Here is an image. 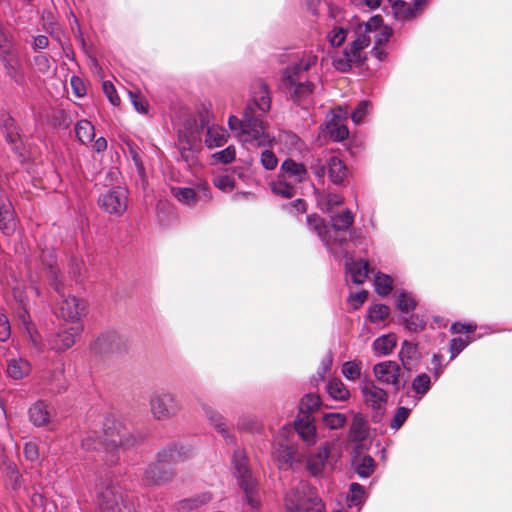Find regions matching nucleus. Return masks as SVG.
Listing matches in <instances>:
<instances>
[{
    "label": "nucleus",
    "mask_w": 512,
    "mask_h": 512,
    "mask_svg": "<svg viewBox=\"0 0 512 512\" xmlns=\"http://www.w3.org/2000/svg\"><path fill=\"white\" fill-rule=\"evenodd\" d=\"M346 273L351 281L355 284H362L365 282L369 273L368 262L364 260H355L352 256L346 259Z\"/></svg>",
    "instance_id": "obj_25"
},
{
    "label": "nucleus",
    "mask_w": 512,
    "mask_h": 512,
    "mask_svg": "<svg viewBox=\"0 0 512 512\" xmlns=\"http://www.w3.org/2000/svg\"><path fill=\"white\" fill-rule=\"evenodd\" d=\"M201 408L205 414V416L208 418V420L211 422V424L221 433V435L225 438L227 442H232L233 439L229 435L226 427L224 418L221 414H219L213 407H211L208 404H201Z\"/></svg>",
    "instance_id": "obj_33"
},
{
    "label": "nucleus",
    "mask_w": 512,
    "mask_h": 512,
    "mask_svg": "<svg viewBox=\"0 0 512 512\" xmlns=\"http://www.w3.org/2000/svg\"><path fill=\"white\" fill-rule=\"evenodd\" d=\"M395 301L397 309L405 314L412 312L416 307V300L406 291L399 292Z\"/></svg>",
    "instance_id": "obj_43"
},
{
    "label": "nucleus",
    "mask_w": 512,
    "mask_h": 512,
    "mask_svg": "<svg viewBox=\"0 0 512 512\" xmlns=\"http://www.w3.org/2000/svg\"><path fill=\"white\" fill-rule=\"evenodd\" d=\"M389 315V307L384 304H375L370 307L368 318L373 323L385 320Z\"/></svg>",
    "instance_id": "obj_49"
},
{
    "label": "nucleus",
    "mask_w": 512,
    "mask_h": 512,
    "mask_svg": "<svg viewBox=\"0 0 512 512\" xmlns=\"http://www.w3.org/2000/svg\"><path fill=\"white\" fill-rule=\"evenodd\" d=\"M76 136L83 144L91 142L95 136L94 126L88 120H80L75 126Z\"/></svg>",
    "instance_id": "obj_40"
},
{
    "label": "nucleus",
    "mask_w": 512,
    "mask_h": 512,
    "mask_svg": "<svg viewBox=\"0 0 512 512\" xmlns=\"http://www.w3.org/2000/svg\"><path fill=\"white\" fill-rule=\"evenodd\" d=\"M329 396L337 401H345L349 398L350 392L339 378L330 379L326 385Z\"/></svg>",
    "instance_id": "obj_38"
},
{
    "label": "nucleus",
    "mask_w": 512,
    "mask_h": 512,
    "mask_svg": "<svg viewBox=\"0 0 512 512\" xmlns=\"http://www.w3.org/2000/svg\"><path fill=\"white\" fill-rule=\"evenodd\" d=\"M137 439L134 435L126 430L114 431L107 430L103 441L98 440L96 432H89L81 441L82 448L85 451L97 450L100 446H104L106 450H114L118 447L128 449L134 446Z\"/></svg>",
    "instance_id": "obj_9"
},
{
    "label": "nucleus",
    "mask_w": 512,
    "mask_h": 512,
    "mask_svg": "<svg viewBox=\"0 0 512 512\" xmlns=\"http://www.w3.org/2000/svg\"><path fill=\"white\" fill-rule=\"evenodd\" d=\"M40 261L50 286L59 296L55 307L56 315L74 324L79 323L81 317L85 315L86 303L83 299L66 294L62 276L56 266L54 251H42Z\"/></svg>",
    "instance_id": "obj_3"
},
{
    "label": "nucleus",
    "mask_w": 512,
    "mask_h": 512,
    "mask_svg": "<svg viewBox=\"0 0 512 512\" xmlns=\"http://www.w3.org/2000/svg\"><path fill=\"white\" fill-rule=\"evenodd\" d=\"M373 374L379 383L391 386L395 392L403 387L400 378L401 367L395 361L387 360L375 364Z\"/></svg>",
    "instance_id": "obj_17"
},
{
    "label": "nucleus",
    "mask_w": 512,
    "mask_h": 512,
    "mask_svg": "<svg viewBox=\"0 0 512 512\" xmlns=\"http://www.w3.org/2000/svg\"><path fill=\"white\" fill-rule=\"evenodd\" d=\"M310 168L319 179L324 178L327 170L330 180L336 185L342 184L348 175L346 165L337 156H330L326 164L317 160L311 163Z\"/></svg>",
    "instance_id": "obj_16"
},
{
    "label": "nucleus",
    "mask_w": 512,
    "mask_h": 512,
    "mask_svg": "<svg viewBox=\"0 0 512 512\" xmlns=\"http://www.w3.org/2000/svg\"><path fill=\"white\" fill-rule=\"evenodd\" d=\"M406 327L410 331H418L425 327V321L418 316H411L405 320Z\"/></svg>",
    "instance_id": "obj_63"
},
{
    "label": "nucleus",
    "mask_w": 512,
    "mask_h": 512,
    "mask_svg": "<svg viewBox=\"0 0 512 512\" xmlns=\"http://www.w3.org/2000/svg\"><path fill=\"white\" fill-rule=\"evenodd\" d=\"M211 157L214 162H218L221 164H229L235 160V147L230 145L221 151L213 153Z\"/></svg>",
    "instance_id": "obj_48"
},
{
    "label": "nucleus",
    "mask_w": 512,
    "mask_h": 512,
    "mask_svg": "<svg viewBox=\"0 0 512 512\" xmlns=\"http://www.w3.org/2000/svg\"><path fill=\"white\" fill-rule=\"evenodd\" d=\"M317 62V53L313 50H305L298 61L288 66L282 75V85L290 99L303 109H308L313 104L317 88L312 80L306 78L305 73L316 66Z\"/></svg>",
    "instance_id": "obj_2"
},
{
    "label": "nucleus",
    "mask_w": 512,
    "mask_h": 512,
    "mask_svg": "<svg viewBox=\"0 0 512 512\" xmlns=\"http://www.w3.org/2000/svg\"><path fill=\"white\" fill-rule=\"evenodd\" d=\"M98 499L102 512H124L123 508L131 512L122 495L121 488L112 481L99 490Z\"/></svg>",
    "instance_id": "obj_15"
},
{
    "label": "nucleus",
    "mask_w": 512,
    "mask_h": 512,
    "mask_svg": "<svg viewBox=\"0 0 512 512\" xmlns=\"http://www.w3.org/2000/svg\"><path fill=\"white\" fill-rule=\"evenodd\" d=\"M343 202L344 198L341 195L335 193H328L318 198V204L320 205L321 209L328 213H333L334 208L342 205Z\"/></svg>",
    "instance_id": "obj_42"
},
{
    "label": "nucleus",
    "mask_w": 512,
    "mask_h": 512,
    "mask_svg": "<svg viewBox=\"0 0 512 512\" xmlns=\"http://www.w3.org/2000/svg\"><path fill=\"white\" fill-rule=\"evenodd\" d=\"M6 362V374L13 380L27 377L32 370L31 363L21 356H11Z\"/></svg>",
    "instance_id": "obj_24"
},
{
    "label": "nucleus",
    "mask_w": 512,
    "mask_h": 512,
    "mask_svg": "<svg viewBox=\"0 0 512 512\" xmlns=\"http://www.w3.org/2000/svg\"><path fill=\"white\" fill-rule=\"evenodd\" d=\"M121 338L113 332L100 335L91 345V350L95 354L103 355L113 353L120 349Z\"/></svg>",
    "instance_id": "obj_23"
},
{
    "label": "nucleus",
    "mask_w": 512,
    "mask_h": 512,
    "mask_svg": "<svg viewBox=\"0 0 512 512\" xmlns=\"http://www.w3.org/2000/svg\"><path fill=\"white\" fill-rule=\"evenodd\" d=\"M102 89L112 105L118 106L120 104V97L118 96L114 85L110 81H104Z\"/></svg>",
    "instance_id": "obj_58"
},
{
    "label": "nucleus",
    "mask_w": 512,
    "mask_h": 512,
    "mask_svg": "<svg viewBox=\"0 0 512 512\" xmlns=\"http://www.w3.org/2000/svg\"><path fill=\"white\" fill-rule=\"evenodd\" d=\"M214 186L223 192H230L235 188L236 181L232 175L220 174L213 180Z\"/></svg>",
    "instance_id": "obj_47"
},
{
    "label": "nucleus",
    "mask_w": 512,
    "mask_h": 512,
    "mask_svg": "<svg viewBox=\"0 0 512 512\" xmlns=\"http://www.w3.org/2000/svg\"><path fill=\"white\" fill-rule=\"evenodd\" d=\"M367 435V421L365 417L357 413L353 417L352 424L350 426L349 437L354 442H362Z\"/></svg>",
    "instance_id": "obj_36"
},
{
    "label": "nucleus",
    "mask_w": 512,
    "mask_h": 512,
    "mask_svg": "<svg viewBox=\"0 0 512 512\" xmlns=\"http://www.w3.org/2000/svg\"><path fill=\"white\" fill-rule=\"evenodd\" d=\"M229 139L228 131L216 124H212L207 128L205 145L209 149H214L224 146Z\"/></svg>",
    "instance_id": "obj_30"
},
{
    "label": "nucleus",
    "mask_w": 512,
    "mask_h": 512,
    "mask_svg": "<svg viewBox=\"0 0 512 512\" xmlns=\"http://www.w3.org/2000/svg\"><path fill=\"white\" fill-rule=\"evenodd\" d=\"M11 335V327L8 317L0 313V341L5 342Z\"/></svg>",
    "instance_id": "obj_59"
},
{
    "label": "nucleus",
    "mask_w": 512,
    "mask_h": 512,
    "mask_svg": "<svg viewBox=\"0 0 512 512\" xmlns=\"http://www.w3.org/2000/svg\"><path fill=\"white\" fill-rule=\"evenodd\" d=\"M295 428L308 445L316 443V428L311 415H299L295 420Z\"/></svg>",
    "instance_id": "obj_28"
},
{
    "label": "nucleus",
    "mask_w": 512,
    "mask_h": 512,
    "mask_svg": "<svg viewBox=\"0 0 512 512\" xmlns=\"http://www.w3.org/2000/svg\"><path fill=\"white\" fill-rule=\"evenodd\" d=\"M34 63L41 73H46L50 69V60L46 54H39L34 57Z\"/></svg>",
    "instance_id": "obj_61"
},
{
    "label": "nucleus",
    "mask_w": 512,
    "mask_h": 512,
    "mask_svg": "<svg viewBox=\"0 0 512 512\" xmlns=\"http://www.w3.org/2000/svg\"><path fill=\"white\" fill-rule=\"evenodd\" d=\"M16 316L27 333L29 341L34 347L38 348L41 343V338L34 328V325L30 322V316L25 305H21V307L16 311Z\"/></svg>",
    "instance_id": "obj_31"
},
{
    "label": "nucleus",
    "mask_w": 512,
    "mask_h": 512,
    "mask_svg": "<svg viewBox=\"0 0 512 512\" xmlns=\"http://www.w3.org/2000/svg\"><path fill=\"white\" fill-rule=\"evenodd\" d=\"M3 129L5 131L6 141L11 145V148L21 154L22 141L15 125V121L8 117L3 121Z\"/></svg>",
    "instance_id": "obj_35"
},
{
    "label": "nucleus",
    "mask_w": 512,
    "mask_h": 512,
    "mask_svg": "<svg viewBox=\"0 0 512 512\" xmlns=\"http://www.w3.org/2000/svg\"><path fill=\"white\" fill-rule=\"evenodd\" d=\"M297 185L291 183L279 174L277 179L271 183V190L275 195L283 198H292L296 194Z\"/></svg>",
    "instance_id": "obj_37"
},
{
    "label": "nucleus",
    "mask_w": 512,
    "mask_h": 512,
    "mask_svg": "<svg viewBox=\"0 0 512 512\" xmlns=\"http://www.w3.org/2000/svg\"><path fill=\"white\" fill-rule=\"evenodd\" d=\"M362 372V362L357 360L346 361L342 364L341 373L349 381H355L360 378Z\"/></svg>",
    "instance_id": "obj_41"
},
{
    "label": "nucleus",
    "mask_w": 512,
    "mask_h": 512,
    "mask_svg": "<svg viewBox=\"0 0 512 512\" xmlns=\"http://www.w3.org/2000/svg\"><path fill=\"white\" fill-rule=\"evenodd\" d=\"M172 195L181 203L192 206L199 202H208L212 198L206 181L198 180L193 187H173Z\"/></svg>",
    "instance_id": "obj_13"
},
{
    "label": "nucleus",
    "mask_w": 512,
    "mask_h": 512,
    "mask_svg": "<svg viewBox=\"0 0 512 512\" xmlns=\"http://www.w3.org/2000/svg\"><path fill=\"white\" fill-rule=\"evenodd\" d=\"M177 148L181 158L189 167H193L198 163V154L202 145L200 129L196 124L179 130Z\"/></svg>",
    "instance_id": "obj_10"
},
{
    "label": "nucleus",
    "mask_w": 512,
    "mask_h": 512,
    "mask_svg": "<svg viewBox=\"0 0 512 512\" xmlns=\"http://www.w3.org/2000/svg\"><path fill=\"white\" fill-rule=\"evenodd\" d=\"M70 83L73 92L77 97H83L86 94V87L80 77L72 76L70 79Z\"/></svg>",
    "instance_id": "obj_62"
},
{
    "label": "nucleus",
    "mask_w": 512,
    "mask_h": 512,
    "mask_svg": "<svg viewBox=\"0 0 512 512\" xmlns=\"http://www.w3.org/2000/svg\"><path fill=\"white\" fill-rule=\"evenodd\" d=\"M261 164L266 170H274L278 165L275 153L269 149L261 153Z\"/></svg>",
    "instance_id": "obj_57"
},
{
    "label": "nucleus",
    "mask_w": 512,
    "mask_h": 512,
    "mask_svg": "<svg viewBox=\"0 0 512 512\" xmlns=\"http://www.w3.org/2000/svg\"><path fill=\"white\" fill-rule=\"evenodd\" d=\"M368 293L366 291H360L354 294H351L349 296V302L354 304L355 308H357L359 305L363 304L365 300L367 299Z\"/></svg>",
    "instance_id": "obj_64"
},
{
    "label": "nucleus",
    "mask_w": 512,
    "mask_h": 512,
    "mask_svg": "<svg viewBox=\"0 0 512 512\" xmlns=\"http://www.w3.org/2000/svg\"><path fill=\"white\" fill-rule=\"evenodd\" d=\"M335 444L331 442L323 443L315 453L308 455L306 460V468L308 472L318 477L323 474L325 469L329 466L333 469L332 462L335 459L334 455Z\"/></svg>",
    "instance_id": "obj_14"
},
{
    "label": "nucleus",
    "mask_w": 512,
    "mask_h": 512,
    "mask_svg": "<svg viewBox=\"0 0 512 512\" xmlns=\"http://www.w3.org/2000/svg\"><path fill=\"white\" fill-rule=\"evenodd\" d=\"M359 388L365 405L377 415H382L388 402V392L368 378L360 382Z\"/></svg>",
    "instance_id": "obj_12"
},
{
    "label": "nucleus",
    "mask_w": 512,
    "mask_h": 512,
    "mask_svg": "<svg viewBox=\"0 0 512 512\" xmlns=\"http://www.w3.org/2000/svg\"><path fill=\"white\" fill-rule=\"evenodd\" d=\"M410 414V409L406 407H398L395 411V414L390 422V428L394 430H398L407 420Z\"/></svg>",
    "instance_id": "obj_53"
},
{
    "label": "nucleus",
    "mask_w": 512,
    "mask_h": 512,
    "mask_svg": "<svg viewBox=\"0 0 512 512\" xmlns=\"http://www.w3.org/2000/svg\"><path fill=\"white\" fill-rule=\"evenodd\" d=\"M347 37V31L343 27H334L327 35L331 46L338 47L343 44Z\"/></svg>",
    "instance_id": "obj_52"
},
{
    "label": "nucleus",
    "mask_w": 512,
    "mask_h": 512,
    "mask_svg": "<svg viewBox=\"0 0 512 512\" xmlns=\"http://www.w3.org/2000/svg\"><path fill=\"white\" fill-rule=\"evenodd\" d=\"M129 97L131 103L133 104L135 110L141 114L148 113L149 103L148 101L140 94L129 91Z\"/></svg>",
    "instance_id": "obj_55"
},
{
    "label": "nucleus",
    "mask_w": 512,
    "mask_h": 512,
    "mask_svg": "<svg viewBox=\"0 0 512 512\" xmlns=\"http://www.w3.org/2000/svg\"><path fill=\"white\" fill-rule=\"evenodd\" d=\"M271 107V98L268 87L261 81L255 82L251 87V100L247 104L243 118L230 116L228 125L237 133L240 142L252 147L271 146L274 138L268 133L262 120Z\"/></svg>",
    "instance_id": "obj_1"
},
{
    "label": "nucleus",
    "mask_w": 512,
    "mask_h": 512,
    "mask_svg": "<svg viewBox=\"0 0 512 512\" xmlns=\"http://www.w3.org/2000/svg\"><path fill=\"white\" fill-rule=\"evenodd\" d=\"M127 200V191L124 188L115 187L103 194L98 203L107 213L121 215L127 209Z\"/></svg>",
    "instance_id": "obj_19"
},
{
    "label": "nucleus",
    "mask_w": 512,
    "mask_h": 512,
    "mask_svg": "<svg viewBox=\"0 0 512 512\" xmlns=\"http://www.w3.org/2000/svg\"><path fill=\"white\" fill-rule=\"evenodd\" d=\"M370 106L371 104L369 101H361L351 114L352 121L357 125L361 124L366 115L368 114Z\"/></svg>",
    "instance_id": "obj_54"
},
{
    "label": "nucleus",
    "mask_w": 512,
    "mask_h": 512,
    "mask_svg": "<svg viewBox=\"0 0 512 512\" xmlns=\"http://www.w3.org/2000/svg\"><path fill=\"white\" fill-rule=\"evenodd\" d=\"M286 512H325V505L314 487L300 481L292 486L284 496Z\"/></svg>",
    "instance_id": "obj_7"
},
{
    "label": "nucleus",
    "mask_w": 512,
    "mask_h": 512,
    "mask_svg": "<svg viewBox=\"0 0 512 512\" xmlns=\"http://www.w3.org/2000/svg\"><path fill=\"white\" fill-rule=\"evenodd\" d=\"M347 421V417L345 414L340 412H329L325 413L322 418L323 424L332 430L342 428Z\"/></svg>",
    "instance_id": "obj_45"
},
{
    "label": "nucleus",
    "mask_w": 512,
    "mask_h": 512,
    "mask_svg": "<svg viewBox=\"0 0 512 512\" xmlns=\"http://www.w3.org/2000/svg\"><path fill=\"white\" fill-rule=\"evenodd\" d=\"M0 57L8 74L17 82L19 61L12 53V45L2 31H0Z\"/></svg>",
    "instance_id": "obj_22"
},
{
    "label": "nucleus",
    "mask_w": 512,
    "mask_h": 512,
    "mask_svg": "<svg viewBox=\"0 0 512 512\" xmlns=\"http://www.w3.org/2000/svg\"><path fill=\"white\" fill-rule=\"evenodd\" d=\"M279 175L298 186L308 178V171L304 164L288 158L282 162Z\"/></svg>",
    "instance_id": "obj_21"
},
{
    "label": "nucleus",
    "mask_w": 512,
    "mask_h": 512,
    "mask_svg": "<svg viewBox=\"0 0 512 512\" xmlns=\"http://www.w3.org/2000/svg\"><path fill=\"white\" fill-rule=\"evenodd\" d=\"M211 500L212 494L209 492H203L176 502L174 509L177 512H191L203 505L208 504Z\"/></svg>",
    "instance_id": "obj_29"
},
{
    "label": "nucleus",
    "mask_w": 512,
    "mask_h": 512,
    "mask_svg": "<svg viewBox=\"0 0 512 512\" xmlns=\"http://www.w3.org/2000/svg\"><path fill=\"white\" fill-rule=\"evenodd\" d=\"M232 464L238 484L245 493V502L252 512H258L261 506L256 480L247 466L245 453L237 449L234 451Z\"/></svg>",
    "instance_id": "obj_8"
},
{
    "label": "nucleus",
    "mask_w": 512,
    "mask_h": 512,
    "mask_svg": "<svg viewBox=\"0 0 512 512\" xmlns=\"http://www.w3.org/2000/svg\"><path fill=\"white\" fill-rule=\"evenodd\" d=\"M399 359L406 370H411L419 359L417 345L404 341L399 352Z\"/></svg>",
    "instance_id": "obj_32"
},
{
    "label": "nucleus",
    "mask_w": 512,
    "mask_h": 512,
    "mask_svg": "<svg viewBox=\"0 0 512 512\" xmlns=\"http://www.w3.org/2000/svg\"><path fill=\"white\" fill-rule=\"evenodd\" d=\"M349 112L346 108L332 110L326 117L324 131L334 141H343L349 135V130L344 124Z\"/></svg>",
    "instance_id": "obj_18"
},
{
    "label": "nucleus",
    "mask_w": 512,
    "mask_h": 512,
    "mask_svg": "<svg viewBox=\"0 0 512 512\" xmlns=\"http://www.w3.org/2000/svg\"><path fill=\"white\" fill-rule=\"evenodd\" d=\"M307 222L313 229L326 248L337 254L338 247L342 248L347 243V231L354 222V215L349 209L340 213H331V225H327L323 219L316 215L307 216Z\"/></svg>",
    "instance_id": "obj_5"
},
{
    "label": "nucleus",
    "mask_w": 512,
    "mask_h": 512,
    "mask_svg": "<svg viewBox=\"0 0 512 512\" xmlns=\"http://www.w3.org/2000/svg\"><path fill=\"white\" fill-rule=\"evenodd\" d=\"M321 404L320 397L316 394H306L299 403V415H311Z\"/></svg>",
    "instance_id": "obj_39"
},
{
    "label": "nucleus",
    "mask_w": 512,
    "mask_h": 512,
    "mask_svg": "<svg viewBox=\"0 0 512 512\" xmlns=\"http://www.w3.org/2000/svg\"><path fill=\"white\" fill-rule=\"evenodd\" d=\"M375 462L371 456H365L356 466V472L361 478L369 477L374 471Z\"/></svg>",
    "instance_id": "obj_50"
},
{
    "label": "nucleus",
    "mask_w": 512,
    "mask_h": 512,
    "mask_svg": "<svg viewBox=\"0 0 512 512\" xmlns=\"http://www.w3.org/2000/svg\"><path fill=\"white\" fill-rule=\"evenodd\" d=\"M82 329L80 323L73 324L70 327H61L58 332L50 336L48 340L50 348L55 351H64L71 348Z\"/></svg>",
    "instance_id": "obj_20"
},
{
    "label": "nucleus",
    "mask_w": 512,
    "mask_h": 512,
    "mask_svg": "<svg viewBox=\"0 0 512 512\" xmlns=\"http://www.w3.org/2000/svg\"><path fill=\"white\" fill-rule=\"evenodd\" d=\"M365 498V490L363 486L358 483H352L349 488V495L347 497L350 506H358L363 503Z\"/></svg>",
    "instance_id": "obj_46"
},
{
    "label": "nucleus",
    "mask_w": 512,
    "mask_h": 512,
    "mask_svg": "<svg viewBox=\"0 0 512 512\" xmlns=\"http://www.w3.org/2000/svg\"><path fill=\"white\" fill-rule=\"evenodd\" d=\"M194 450L191 446L175 444L158 453L157 461L146 469L145 479L152 484H163L171 480L172 464L190 459Z\"/></svg>",
    "instance_id": "obj_6"
},
{
    "label": "nucleus",
    "mask_w": 512,
    "mask_h": 512,
    "mask_svg": "<svg viewBox=\"0 0 512 512\" xmlns=\"http://www.w3.org/2000/svg\"><path fill=\"white\" fill-rule=\"evenodd\" d=\"M25 458L29 461H36L39 458V448L35 442H27L24 446Z\"/></svg>",
    "instance_id": "obj_60"
},
{
    "label": "nucleus",
    "mask_w": 512,
    "mask_h": 512,
    "mask_svg": "<svg viewBox=\"0 0 512 512\" xmlns=\"http://www.w3.org/2000/svg\"><path fill=\"white\" fill-rule=\"evenodd\" d=\"M374 286L379 295L387 296L392 291L393 279L387 274L377 273L374 277Z\"/></svg>",
    "instance_id": "obj_44"
},
{
    "label": "nucleus",
    "mask_w": 512,
    "mask_h": 512,
    "mask_svg": "<svg viewBox=\"0 0 512 512\" xmlns=\"http://www.w3.org/2000/svg\"><path fill=\"white\" fill-rule=\"evenodd\" d=\"M470 343L469 337L466 338H453L450 342L451 357L453 360L460 352H462Z\"/></svg>",
    "instance_id": "obj_56"
},
{
    "label": "nucleus",
    "mask_w": 512,
    "mask_h": 512,
    "mask_svg": "<svg viewBox=\"0 0 512 512\" xmlns=\"http://www.w3.org/2000/svg\"><path fill=\"white\" fill-rule=\"evenodd\" d=\"M52 412V407L46 402L39 400L29 408V419L35 426H45L49 423Z\"/></svg>",
    "instance_id": "obj_26"
},
{
    "label": "nucleus",
    "mask_w": 512,
    "mask_h": 512,
    "mask_svg": "<svg viewBox=\"0 0 512 512\" xmlns=\"http://www.w3.org/2000/svg\"><path fill=\"white\" fill-rule=\"evenodd\" d=\"M397 344V337L395 334H385L376 338L373 342L374 354L378 357L387 356L392 353Z\"/></svg>",
    "instance_id": "obj_34"
},
{
    "label": "nucleus",
    "mask_w": 512,
    "mask_h": 512,
    "mask_svg": "<svg viewBox=\"0 0 512 512\" xmlns=\"http://www.w3.org/2000/svg\"><path fill=\"white\" fill-rule=\"evenodd\" d=\"M275 457L281 469L294 468V465L300 461L297 449L293 445L279 444Z\"/></svg>",
    "instance_id": "obj_27"
},
{
    "label": "nucleus",
    "mask_w": 512,
    "mask_h": 512,
    "mask_svg": "<svg viewBox=\"0 0 512 512\" xmlns=\"http://www.w3.org/2000/svg\"><path fill=\"white\" fill-rule=\"evenodd\" d=\"M151 413L157 420L173 417L181 409L180 401L168 391H156L150 397Z\"/></svg>",
    "instance_id": "obj_11"
},
{
    "label": "nucleus",
    "mask_w": 512,
    "mask_h": 512,
    "mask_svg": "<svg viewBox=\"0 0 512 512\" xmlns=\"http://www.w3.org/2000/svg\"><path fill=\"white\" fill-rule=\"evenodd\" d=\"M431 381L427 374L418 375L412 382V388L417 394L424 395L430 389Z\"/></svg>",
    "instance_id": "obj_51"
},
{
    "label": "nucleus",
    "mask_w": 512,
    "mask_h": 512,
    "mask_svg": "<svg viewBox=\"0 0 512 512\" xmlns=\"http://www.w3.org/2000/svg\"><path fill=\"white\" fill-rule=\"evenodd\" d=\"M371 35L376 38V44H381L383 41L389 39L391 31L385 28L382 32H377L376 29L372 27L371 23L358 24L355 28L354 39L350 46L334 55V68L340 72H347L353 66H361L366 59L364 50L371 43Z\"/></svg>",
    "instance_id": "obj_4"
}]
</instances>
